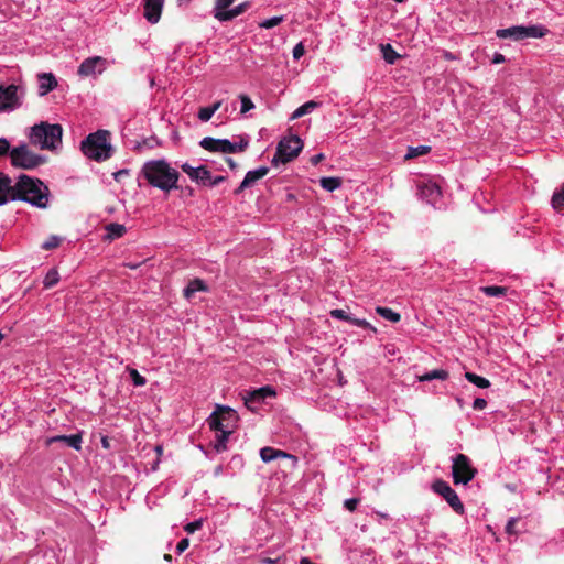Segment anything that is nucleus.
Wrapping results in <instances>:
<instances>
[{"instance_id": "f257e3e1", "label": "nucleus", "mask_w": 564, "mask_h": 564, "mask_svg": "<svg viewBox=\"0 0 564 564\" xmlns=\"http://www.w3.org/2000/svg\"><path fill=\"white\" fill-rule=\"evenodd\" d=\"M141 174L148 183L163 192L178 188L180 173L165 160H151L143 164Z\"/></svg>"}, {"instance_id": "f03ea898", "label": "nucleus", "mask_w": 564, "mask_h": 564, "mask_svg": "<svg viewBox=\"0 0 564 564\" xmlns=\"http://www.w3.org/2000/svg\"><path fill=\"white\" fill-rule=\"evenodd\" d=\"M48 195V188L43 182L22 174L13 184L11 200H23L37 208H46Z\"/></svg>"}, {"instance_id": "7ed1b4c3", "label": "nucleus", "mask_w": 564, "mask_h": 564, "mask_svg": "<svg viewBox=\"0 0 564 564\" xmlns=\"http://www.w3.org/2000/svg\"><path fill=\"white\" fill-rule=\"evenodd\" d=\"M85 156L101 162L111 158L113 149L110 143V133L107 130H98L89 133L80 143Z\"/></svg>"}, {"instance_id": "20e7f679", "label": "nucleus", "mask_w": 564, "mask_h": 564, "mask_svg": "<svg viewBox=\"0 0 564 564\" xmlns=\"http://www.w3.org/2000/svg\"><path fill=\"white\" fill-rule=\"evenodd\" d=\"M63 128L58 123L40 122L29 133L31 144L44 150H54L62 143Z\"/></svg>"}, {"instance_id": "39448f33", "label": "nucleus", "mask_w": 564, "mask_h": 564, "mask_svg": "<svg viewBox=\"0 0 564 564\" xmlns=\"http://www.w3.org/2000/svg\"><path fill=\"white\" fill-rule=\"evenodd\" d=\"M239 416L237 412L227 405H216L215 411L207 419L210 430H225L235 432L238 426Z\"/></svg>"}, {"instance_id": "423d86ee", "label": "nucleus", "mask_w": 564, "mask_h": 564, "mask_svg": "<svg viewBox=\"0 0 564 564\" xmlns=\"http://www.w3.org/2000/svg\"><path fill=\"white\" fill-rule=\"evenodd\" d=\"M10 159L13 166L24 170H33L45 163V156L32 152L26 144L12 148Z\"/></svg>"}, {"instance_id": "0eeeda50", "label": "nucleus", "mask_w": 564, "mask_h": 564, "mask_svg": "<svg viewBox=\"0 0 564 564\" xmlns=\"http://www.w3.org/2000/svg\"><path fill=\"white\" fill-rule=\"evenodd\" d=\"M303 142L297 135H290L283 138L276 147V152L272 158L271 163L278 165L279 163H288L294 160L302 151Z\"/></svg>"}, {"instance_id": "6e6552de", "label": "nucleus", "mask_w": 564, "mask_h": 564, "mask_svg": "<svg viewBox=\"0 0 564 564\" xmlns=\"http://www.w3.org/2000/svg\"><path fill=\"white\" fill-rule=\"evenodd\" d=\"M249 140L241 138L239 142H231L228 139H214L205 137L200 140L199 145L209 152L237 153L247 149Z\"/></svg>"}, {"instance_id": "1a4fd4ad", "label": "nucleus", "mask_w": 564, "mask_h": 564, "mask_svg": "<svg viewBox=\"0 0 564 564\" xmlns=\"http://www.w3.org/2000/svg\"><path fill=\"white\" fill-rule=\"evenodd\" d=\"M452 475L454 484L467 485L475 477L477 470L473 467L468 456L464 454H457L452 458Z\"/></svg>"}, {"instance_id": "9d476101", "label": "nucleus", "mask_w": 564, "mask_h": 564, "mask_svg": "<svg viewBox=\"0 0 564 564\" xmlns=\"http://www.w3.org/2000/svg\"><path fill=\"white\" fill-rule=\"evenodd\" d=\"M24 89L19 85H0V112H10L22 105Z\"/></svg>"}, {"instance_id": "9b49d317", "label": "nucleus", "mask_w": 564, "mask_h": 564, "mask_svg": "<svg viewBox=\"0 0 564 564\" xmlns=\"http://www.w3.org/2000/svg\"><path fill=\"white\" fill-rule=\"evenodd\" d=\"M432 489L435 494L442 496L456 513L463 514L465 512L464 505L458 495L445 480L438 479L434 481Z\"/></svg>"}, {"instance_id": "f8f14e48", "label": "nucleus", "mask_w": 564, "mask_h": 564, "mask_svg": "<svg viewBox=\"0 0 564 564\" xmlns=\"http://www.w3.org/2000/svg\"><path fill=\"white\" fill-rule=\"evenodd\" d=\"M417 195L427 204L436 206L442 198V189L435 181L422 180L417 183Z\"/></svg>"}, {"instance_id": "ddd939ff", "label": "nucleus", "mask_w": 564, "mask_h": 564, "mask_svg": "<svg viewBox=\"0 0 564 564\" xmlns=\"http://www.w3.org/2000/svg\"><path fill=\"white\" fill-rule=\"evenodd\" d=\"M274 395L275 391L272 387H261L259 389L248 392L243 397L245 405L251 412H257L260 409L261 404L265 401V399L273 398Z\"/></svg>"}, {"instance_id": "4468645a", "label": "nucleus", "mask_w": 564, "mask_h": 564, "mask_svg": "<svg viewBox=\"0 0 564 564\" xmlns=\"http://www.w3.org/2000/svg\"><path fill=\"white\" fill-rule=\"evenodd\" d=\"M108 62L101 56H93L84 59L78 67V75L89 77L100 75L107 68Z\"/></svg>"}, {"instance_id": "2eb2a0df", "label": "nucleus", "mask_w": 564, "mask_h": 564, "mask_svg": "<svg viewBox=\"0 0 564 564\" xmlns=\"http://www.w3.org/2000/svg\"><path fill=\"white\" fill-rule=\"evenodd\" d=\"M181 169L184 173L188 175V177L203 186H207L208 181H210V171L205 165H200L197 167L192 166L188 163H183L181 165Z\"/></svg>"}, {"instance_id": "dca6fc26", "label": "nucleus", "mask_w": 564, "mask_h": 564, "mask_svg": "<svg viewBox=\"0 0 564 564\" xmlns=\"http://www.w3.org/2000/svg\"><path fill=\"white\" fill-rule=\"evenodd\" d=\"M164 0H143V15L148 22L154 24L159 22L162 13Z\"/></svg>"}, {"instance_id": "f3484780", "label": "nucleus", "mask_w": 564, "mask_h": 564, "mask_svg": "<svg viewBox=\"0 0 564 564\" xmlns=\"http://www.w3.org/2000/svg\"><path fill=\"white\" fill-rule=\"evenodd\" d=\"M37 82L40 96H45L57 87L56 77L52 73L39 74Z\"/></svg>"}, {"instance_id": "a211bd4d", "label": "nucleus", "mask_w": 564, "mask_h": 564, "mask_svg": "<svg viewBox=\"0 0 564 564\" xmlns=\"http://www.w3.org/2000/svg\"><path fill=\"white\" fill-rule=\"evenodd\" d=\"M57 442H64L69 447H72L76 451H80L82 443H83L82 432L72 434V435H56V436H52L47 440V444H53V443H57Z\"/></svg>"}, {"instance_id": "6ab92c4d", "label": "nucleus", "mask_w": 564, "mask_h": 564, "mask_svg": "<svg viewBox=\"0 0 564 564\" xmlns=\"http://www.w3.org/2000/svg\"><path fill=\"white\" fill-rule=\"evenodd\" d=\"M13 184L11 178L4 173H0V206L11 200Z\"/></svg>"}, {"instance_id": "aec40b11", "label": "nucleus", "mask_w": 564, "mask_h": 564, "mask_svg": "<svg viewBox=\"0 0 564 564\" xmlns=\"http://www.w3.org/2000/svg\"><path fill=\"white\" fill-rule=\"evenodd\" d=\"M250 7V2H242L232 9H229L227 12H217L215 14V19L220 22L231 21L236 17L242 14Z\"/></svg>"}, {"instance_id": "412c9836", "label": "nucleus", "mask_w": 564, "mask_h": 564, "mask_svg": "<svg viewBox=\"0 0 564 564\" xmlns=\"http://www.w3.org/2000/svg\"><path fill=\"white\" fill-rule=\"evenodd\" d=\"M523 25H513L507 29H499L496 31V35L499 39H512L520 41L524 39Z\"/></svg>"}, {"instance_id": "4be33fe9", "label": "nucleus", "mask_w": 564, "mask_h": 564, "mask_svg": "<svg viewBox=\"0 0 564 564\" xmlns=\"http://www.w3.org/2000/svg\"><path fill=\"white\" fill-rule=\"evenodd\" d=\"M215 432V440L213 447L217 453L225 452L227 449V442L229 436L234 432H226L225 430H213Z\"/></svg>"}, {"instance_id": "5701e85b", "label": "nucleus", "mask_w": 564, "mask_h": 564, "mask_svg": "<svg viewBox=\"0 0 564 564\" xmlns=\"http://www.w3.org/2000/svg\"><path fill=\"white\" fill-rule=\"evenodd\" d=\"M269 173V167L267 166H260L256 170L248 171L245 175V178L242 180L243 186H251L257 181L261 180Z\"/></svg>"}, {"instance_id": "b1692460", "label": "nucleus", "mask_w": 564, "mask_h": 564, "mask_svg": "<svg viewBox=\"0 0 564 564\" xmlns=\"http://www.w3.org/2000/svg\"><path fill=\"white\" fill-rule=\"evenodd\" d=\"M207 286L205 282L200 279H194L189 281V283L184 289L183 293L185 299L191 300L196 292L206 291Z\"/></svg>"}, {"instance_id": "393cba45", "label": "nucleus", "mask_w": 564, "mask_h": 564, "mask_svg": "<svg viewBox=\"0 0 564 564\" xmlns=\"http://www.w3.org/2000/svg\"><path fill=\"white\" fill-rule=\"evenodd\" d=\"M523 31H524V39H541L543 36H545L549 32V30L543 26V25H540V24H533V25H528V26H524L523 25Z\"/></svg>"}, {"instance_id": "a878e982", "label": "nucleus", "mask_w": 564, "mask_h": 564, "mask_svg": "<svg viewBox=\"0 0 564 564\" xmlns=\"http://www.w3.org/2000/svg\"><path fill=\"white\" fill-rule=\"evenodd\" d=\"M317 107H318V102H316L314 100H310L294 110V112L291 116V120H295V119H299L307 113H311Z\"/></svg>"}, {"instance_id": "bb28decb", "label": "nucleus", "mask_w": 564, "mask_h": 564, "mask_svg": "<svg viewBox=\"0 0 564 564\" xmlns=\"http://www.w3.org/2000/svg\"><path fill=\"white\" fill-rule=\"evenodd\" d=\"M448 378V372L443 369H434L419 377V381H431V380H446Z\"/></svg>"}, {"instance_id": "cd10ccee", "label": "nucleus", "mask_w": 564, "mask_h": 564, "mask_svg": "<svg viewBox=\"0 0 564 564\" xmlns=\"http://www.w3.org/2000/svg\"><path fill=\"white\" fill-rule=\"evenodd\" d=\"M319 184L323 189L327 192H334L341 186V180L339 177L328 176L322 177Z\"/></svg>"}, {"instance_id": "c85d7f7f", "label": "nucleus", "mask_w": 564, "mask_h": 564, "mask_svg": "<svg viewBox=\"0 0 564 564\" xmlns=\"http://www.w3.org/2000/svg\"><path fill=\"white\" fill-rule=\"evenodd\" d=\"M480 292L491 297H502L507 294L508 289L499 285L480 286Z\"/></svg>"}, {"instance_id": "c756f323", "label": "nucleus", "mask_w": 564, "mask_h": 564, "mask_svg": "<svg viewBox=\"0 0 564 564\" xmlns=\"http://www.w3.org/2000/svg\"><path fill=\"white\" fill-rule=\"evenodd\" d=\"M465 378L470 383L475 384L478 388L486 389L490 387V381L486 379L485 377L478 376L474 372H465Z\"/></svg>"}, {"instance_id": "7c9ffc66", "label": "nucleus", "mask_w": 564, "mask_h": 564, "mask_svg": "<svg viewBox=\"0 0 564 564\" xmlns=\"http://www.w3.org/2000/svg\"><path fill=\"white\" fill-rule=\"evenodd\" d=\"M376 312L384 319L389 321V322H392V323H398L400 319H401V316L399 313L394 312L393 310L389 308V307H383V306H378L376 308Z\"/></svg>"}, {"instance_id": "2f4dec72", "label": "nucleus", "mask_w": 564, "mask_h": 564, "mask_svg": "<svg viewBox=\"0 0 564 564\" xmlns=\"http://www.w3.org/2000/svg\"><path fill=\"white\" fill-rule=\"evenodd\" d=\"M107 235L110 239L120 238L126 232V227L121 224L111 223L106 226Z\"/></svg>"}, {"instance_id": "473e14b6", "label": "nucleus", "mask_w": 564, "mask_h": 564, "mask_svg": "<svg viewBox=\"0 0 564 564\" xmlns=\"http://www.w3.org/2000/svg\"><path fill=\"white\" fill-rule=\"evenodd\" d=\"M380 50L383 56V59L388 64H393L397 58H399V54L393 50L390 44H380Z\"/></svg>"}, {"instance_id": "72a5a7b5", "label": "nucleus", "mask_w": 564, "mask_h": 564, "mask_svg": "<svg viewBox=\"0 0 564 564\" xmlns=\"http://www.w3.org/2000/svg\"><path fill=\"white\" fill-rule=\"evenodd\" d=\"M59 281V273L56 269H51L44 280H43V285H44V289H51L53 286H55Z\"/></svg>"}, {"instance_id": "f704fd0d", "label": "nucleus", "mask_w": 564, "mask_h": 564, "mask_svg": "<svg viewBox=\"0 0 564 564\" xmlns=\"http://www.w3.org/2000/svg\"><path fill=\"white\" fill-rule=\"evenodd\" d=\"M551 204L556 212L564 209V187L553 193Z\"/></svg>"}, {"instance_id": "c9c22d12", "label": "nucleus", "mask_w": 564, "mask_h": 564, "mask_svg": "<svg viewBox=\"0 0 564 564\" xmlns=\"http://www.w3.org/2000/svg\"><path fill=\"white\" fill-rule=\"evenodd\" d=\"M348 323H350L354 326L364 328V329H369L375 334L377 333V328L364 318H358V317L350 315V319L348 321Z\"/></svg>"}, {"instance_id": "e433bc0d", "label": "nucleus", "mask_w": 564, "mask_h": 564, "mask_svg": "<svg viewBox=\"0 0 564 564\" xmlns=\"http://www.w3.org/2000/svg\"><path fill=\"white\" fill-rule=\"evenodd\" d=\"M62 240H63L62 237L52 235L41 245V248L43 250L55 249L61 245Z\"/></svg>"}, {"instance_id": "4c0bfd02", "label": "nucleus", "mask_w": 564, "mask_h": 564, "mask_svg": "<svg viewBox=\"0 0 564 564\" xmlns=\"http://www.w3.org/2000/svg\"><path fill=\"white\" fill-rule=\"evenodd\" d=\"M431 150L427 145L411 147L408 150L406 158L412 159L429 153Z\"/></svg>"}, {"instance_id": "58836bf2", "label": "nucleus", "mask_w": 564, "mask_h": 564, "mask_svg": "<svg viewBox=\"0 0 564 564\" xmlns=\"http://www.w3.org/2000/svg\"><path fill=\"white\" fill-rule=\"evenodd\" d=\"M283 21H284L283 15H276V17H272L270 19H265V20L261 21L259 23V26L262 29H272V28L279 25Z\"/></svg>"}, {"instance_id": "ea45409f", "label": "nucleus", "mask_w": 564, "mask_h": 564, "mask_svg": "<svg viewBox=\"0 0 564 564\" xmlns=\"http://www.w3.org/2000/svg\"><path fill=\"white\" fill-rule=\"evenodd\" d=\"M239 99L241 102V109H240L241 113H246L254 108V104L250 99L249 96L241 94V95H239Z\"/></svg>"}, {"instance_id": "a19ab883", "label": "nucleus", "mask_w": 564, "mask_h": 564, "mask_svg": "<svg viewBox=\"0 0 564 564\" xmlns=\"http://www.w3.org/2000/svg\"><path fill=\"white\" fill-rule=\"evenodd\" d=\"M129 375L135 387H143L147 384V379L141 376L137 369H129Z\"/></svg>"}, {"instance_id": "79ce46f5", "label": "nucleus", "mask_w": 564, "mask_h": 564, "mask_svg": "<svg viewBox=\"0 0 564 564\" xmlns=\"http://www.w3.org/2000/svg\"><path fill=\"white\" fill-rule=\"evenodd\" d=\"M235 0H215L214 15L217 12H227L228 8L234 3Z\"/></svg>"}, {"instance_id": "37998d69", "label": "nucleus", "mask_w": 564, "mask_h": 564, "mask_svg": "<svg viewBox=\"0 0 564 564\" xmlns=\"http://www.w3.org/2000/svg\"><path fill=\"white\" fill-rule=\"evenodd\" d=\"M260 457L264 463H270L275 459L272 447H263L260 451Z\"/></svg>"}, {"instance_id": "c03bdc74", "label": "nucleus", "mask_w": 564, "mask_h": 564, "mask_svg": "<svg viewBox=\"0 0 564 564\" xmlns=\"http://www.w3.org/2000/svg\"><path fill=\"white\" fill-rule=\"evenodd\" d=\"M214 116V113L212 112L210 108L209 107H203L198 110L197 112V118L202 121V122H207L212 119V117Z\"/></svg>"}, {"instance_id": "a18cd8bd", "label": "nucleus", "mask_w": 564, "mask_h": 564, "mask_svg": "<svg viewBox=\"0 0 564 564\" xmlns=\"http://www.w3.org/2000/svg\"><path fill=\"white\" fill-rule=\"evenodd\" d=\"M202 527H203V520H202V519H198V520H195V521L188 522V523L184 527V530H185L188 534H193V533H195L197 530H199Z\"/></svg>"}, {"instance_id": "49530a36", "label": "nucleus", "mask_w": 564, "mask_h": 564, "mask_svg": "<svg viewBox=\"0 0 564 564\" xmlns=\"http://www.w3.org/2000/svg\"><path fill=\"white\" fill-rule=\"evenodd\" d=\"M519 519L518 518H510L509 521L507 522V525H506V532L509 534V535H516L518 534V530H517V523H518Z\"/></svg>"}, {"instance_id": "de8ad7c7", "label": "nucleus", "mask_w": 564, "mask_h": 564, "mask_svg": "<svg viewBox=\"0 0 564 564\" xmlns=\"http://www.w3.org/2000/svg\"><path fill=\"white\" fill-rule=\"evenodd\" d=\"M330 316L333 318H337V319H341V321H346V322H348L350 319V315L346 311L340 310V308L332 310Z\"/></svg>"}, {"instance_id": "09e8293b", "label": "nucleus", "mask_w": 564, "mask_h": 564, "mask_svg": "<svg viewBox=\"0 0 564 564\" xmlns=\"http://www.w3.org/2000/svg\"><path fill=\"white\" fill-rule=\"evenodd\" d=\"M305 53V47H304V44L302 42L297 43L294 47H293V51H292V54H293V58L295 61L300 59Z\"/></svg>"}, {"instance_id": "8fccbe9b", "label": "nucleus", "mask_w": 564, "mask_h": 564, "mask_svg": "<svg viewBox=\"0 0 564 564\" xmlns=\"http://www.w3.org/2000/svg\"><path fill=\"white\" fill-rule=\"evenodd\" d=\"M10 142L6 138H0V156L10 154Z\"/></svg>"}, {"instance_id": "3c124183", "label": "nucleus", "mask_w": 564, "mask_h": 564, "mask_svg": "<svg viewBox=\"0 0 564 564\" xmlns=\"http://www.w3.org/2000/svg\"><path fill=\"white\" fill-rule=\"evenodd\" d=\"M359 503V499L357 498H349V499H346L345 502H344V506L347 510L349 511H355L357 506Z\"/></svg>"}, {"instance_id": "603ef678", "label": "nucleus", "mask_w": 564, "mask_h": 564, "mask_svg": "<svg viewBox=\"0 0 564 564\" xmlns=\"http://www.w3.org/2000/svg\"><path fill=\"white\" fill-rule=\"evenodd\" d=\"M487 406V401L484 398H476L473 402V409L481 411Z\"/></svg>"}, {"instance_id": "864d4df0", "label": "nucleus", "mask_w": 564, "mask_h": 564, "mask_svg": "<svg viewBox=\"0 0 564 564\" xmlns=\"http://www.w3.org/2000/svg\"><path fill=\"white\" fill-rule=\"evenodd\" d=\"M273 453L275 455V459L279 458V457H283V458L292 459L294 463H297L296 456H294L292 454H288V453H285L283 451L275 449V448H273Z\"/></svg>"}, {"instance_id": "5fc2aeb1", "label": "nucleus", "mask_w": 564, "mask_h": 564, "mask_svg": "<svg viewBox=\"0 0 564 564\" xmlns=\"http://www.w3.org/2000/svg\"><path fill=\"white\" fill-rule=\"evenodd\" d=\"M262 564H285V557L279 556L275 558L264 557L261 560Z\"/></svg>"}, {"instance_id": "6e6d98bb", "label": "nucleus", "mask_w": 564, "mask_h": 564, "mask_svg": "<svg viewBox=\"0 0 564 564\" xmlns=\"http://www.w3.org/2000/svg\"><path fill=\"white\" fill-rule=\"evenodd\" d=\"M189 546L188 539L184 538L176 545V553L182 554Z\"/></svg>"}, {"instance_id": "4d7b16f0", "label": "nucleus", "mask_w": 564, "mask_h": 564, "mask_svg": "<svg viewBox=\"0 0 564 564\" xmlns=\"http://www.w3.org/2000/svg\"><path fill=\"white\" fill-rule=\"evenodd\" d=\"M225 180H226V177L223 175L213 176L210 174V181H208L207 186H209V187L217 186L218 184L223 183Z\"/></svg>"}, {"instance_id": "13d9d810", "label": "nucleus", "mask_w": 564, "mask_h": 564, "mask_svg": "<svg viewBox=\"0 0 564 564\" xmlns=\"http://www.w3.org/2000/svg\"><path fill=\"white\" fill-rule=\"evenodd\" d=\"M127 175H129V171L127 169H122V170H119V171L113 173V178L117 182H120L122 180V177L127 176Z\"/></svg>"}, {"instance_id": "bf43d9fd", "label": "nucleus", "mask_w": 564, "mask_h": 564, "mask_svg": "<svg viewBox=\"0 0 564 564\" xmlns=\"http://www.w3.org/2000/svg\"><path fill=\"white\" fill-rule=\"evenodd\" d=\"M505 62H506L505 55H502L501 53H498V52H496L494 54L492 59H491L492 64H501V63H505Z\"/></svg>"}, {"instance_id": "052dcab7", "label": "nucleus", "mask_w": 564, "mask_h": 564, "mask_svg": "<svg viewBox=\"0 0 564 564\" xmlns=\"http://www.w3.org/2000/svg\"><path fill=\"white\" fill-rule=\"evenodd\" d=\"M322 160H324V154L317 153V154L313 155L310 161L313 165H317Z\"/></svg>"}, {"instance_id": "680f3d73", "label": "nucleus", "mask_w": 564, "mask_h": 564, "mask_svg": "<svg viewBox=\"0 0 564 564\" xmlns=\"http://www.w3.org/2000/svg\"><path fill=\"white\" fill-rule=\"evenodd\" d=\"M221 107V100L215 101L212 106H209L212 112L215 115L217 110Z\"/></svg>"}, {"instance_id": "e2e57ef3", "label": "nucleus", "mask_w": 564, "mask_h": 564, "mask_svg": "<svg viewBox=\"0 0 564 564\" xmlns=\"http://www.w3.org/2000/svg\"><path fill=\"white\" fill-rule=\"evenodd\" d=\"M101 445H102V447H104V448H106V449L110 448V442H109V438H108L107 436H104V437L101 438Z\"/></svg>"}, {"instance_id": "0e129e2a", "label": "nucleus", "mask_w": 564, "mask_h": 564, "mask_svg": "<svg viewBox=\"0 0 564 564\" xmlns=\"http://www.w3.org/2000/svg\"><path fill=\"white\" fill-rule=\"evenodd\" d=\"M226 161L231 170L237 167V163L231 158H227Z\"/></svg>"}, {"instance_id": "69168bd1", "label": "nucleus", "mask_w": 564, "mask_h": 564, "mask_svg": "<svg viewBox=\"0 0 564 564\" xmlns=\"http://www.w3.org/2000/svg\"><path fill=\"white\" fill-rule=\"evenodd\" d=\"M248 186H243L242 185V182L240 183V185L235 189V194L238 195L240 194L245 188H247Z\"/></svg>"}, {"instance_id": "338daca9", "label": "nucleus", "mask_w": 564, "mask_h": 564, "mask_svg": "<svg viewBox=\"0 0 564 564\" xmlns=\"http://www.w3.org/2000/svg\"><path fill=\"white\" fill-rule=\"evenodd\" d=\"M300 564H314L308 557H302Z\"/></svg>"}, {"instance_id": "774afa93", "label": "nucleus", "mask_w": 564, "mask_h": 564, "mask_svg": "<svg viewBox=\"0 0 564 564\" xmlns=\"http://www.w3.org/2000/svg\"><path fill=\"white\" fill-rule=\"evenodd\" d=\"M377 514L382 518V519H388L389 516L387 513H383V512H377Z\"/></svg>"}]
</instances>
